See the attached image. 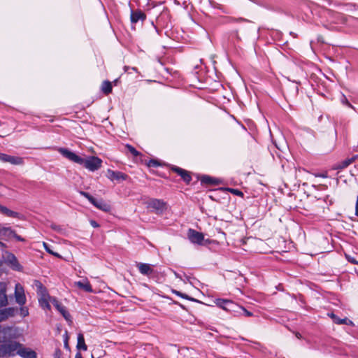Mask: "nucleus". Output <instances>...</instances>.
Listing matches in <instances>:
<instances>
[{
  "label": "nucleus",
  "mask_w": 358,
  "mask_h": 358,
  "mask_svg": "<svg viewBox=\"0 0 358 358\" xmlns=\"http://www.w3.org/2000/svg\"><path fill=\"white\" fill-rule=\"evenodd\" d=\"M58 150L64 157L75 163L83 165L85 168L92 172L96 171L101 167L102 160L98 157L89 156L83 158L66 148H59Z\"/></svg>",
  "instance_id": "nucleus-1"
},
{
  "label": "nucleus",
  "mask_w": 358,
  "mask_h": 358,
  "mask_svg": "<svg viewBox=\"0 0 358 358\" xmlns=\"http://www.w3.org/2000/svg\"><path fill=\"white\" fill-rule=\"evenodd\" d=\"M4 343L0 345V357H13L18 354L21 343L15 341H3Z\"/></svg>",
  "instance_id": "nucleus-2"
},
{
  "label": "nucleus",
  "mask_w": 358,
  "mask_h": 358,
  "mask_svg": "<svg viewBox=\"0 0 358 358\" xmlns=\"http://www.w3.org/2000/svg\"><path fill=\"white\" fill-rule=\"evenodd\" d=\"M22 335V331L19 327H3L0 325V343L18 338Z\"/></svg>",
  "instance_id": "nucleus-3"
},
{
  "label": "nucleus",
  "mask_w": 358,
  "mask_h": 358,
  "mask_svg": "<svg viewBox=\"0 0 358 358\" xmlns=\"http://www.w3.org/2000/svg\"><path fill=\"white\" fill-rule=\"evenodd\" d=\"M147 208H152L157 214H162L166 209V203L162 199H150L145 202Z\"/></svg>",
  "instance_id": "nucleus-4"
},
{
  "label": "nucleus",
  "mask_w": 358,
  "mask_h": 358,
  "mask_svg": "<svg viewBox=\"0 0 358 358\" xmlns=\"http://www.w3.org/2000/svg\"><path fill=\"white\" fill-rule=\"evenodd\" d=\"M215 304L228 312H238L241 306L230 300L217 299L215 301Z\"/></svg>",
  "instance_id": "nucleus-5"
},
{
  "label": "nucleus",
  "mask_w": 358,
  "mask_h": 358,
  "mask_svg": "<svg viewBox=\"0 0 358 358\" xmlns=\"http://www.w3.org/2000/svg\"><path fill=\"white\" fill-rule=\"evenodd\" d=\"M187 237L191 243L194 244L203 245L204 236L202 233L194 229H189L187 232Z\"/></svg>",
  "instance_id": "nucleus-6"
},
{
  "label": "nucleus",
  "mask_w": 358,
  "mask_h": 358,
  "mask_svg": "<svg viewBox=\"0 0 358 358\" xmlns=\"http://www.w3.org/2000/svg\"><path fill=\"white\" fill-rule=\"evenodd\" d=\"M15 298L16 303L20 306L24 305L27 302V299L24 294L23 287L20 284L17 283L15 287Z\"/></svg>",
  "instance_id": "nucleus-7"
},
{
  "label": "nucleus",
  "mask_w": 358,
  "mask_h": 358,
  "mask_svg": "<svg viewBox=\"0 0 358 358\" xmlns=\"http://www.w3.org/2000/svg\"><path fill=\"white\" fill-rule=\"evenodd\" d=\"M106 177L111 181H122L127 179V175L120 171H115L111 169H108L106 172Z\"/></svg>",
  "instance_id": "nucleus-8"
},
{
  "label": "nucleus",
  "mask_w": 358,
  "mask_h": 358,
  "mask_svg": "<svg viewBox=\"0 0 358 358\" xmlns=\"http://www.w3.org/2000/svg\"><path fill=\"white\" fill-rule=\"evenodd\" d=\"M17 355L22 358H37V354L34 350L24 346L22 344L19 349Z\"/></svg>",
  "instance_id": "nucleus-9"
},
{
  "label": "nucleus",
  "mask_w": 358,
  "mask_h": 358,
  "mask_svg": "<svg viewBox=\"0 0 358 358\" xmlns=\"http://www.w3.org/2000/svg\"><path fill=\"white\" fill-rule=\"evenodd\" d=\"M13 234H14V231L10 227L0 226V241L8 240L12 238ZM0 246H4V244L1 241H0Z\"/></svg>",
  "instance_id": "nucleus-10"
},
{
  "label": "nucleus",
  "mask_w": 358,
  "mask_h": 358,
  "mask_svg": "<svg viewBox=\"0 0 358 358\" xmlns=\"http://www.w3.org/2000/svg\"><path fill=\"white\" fill-rule=\"evenodd\" d=\"M1 162H8L13 165H21L23 164V159L20 157L11 156L3 153L1 156Z\"/></svg>",
  "instance_id": "nucleus-11"
},
{
  "label": "nucleus",
  "mask_w": 358,
  "mask_h": 358,
  "mask_svg": "<svg viewBox=\"0 0 358 358\" xmlns=\"http://www.w3.org/2000/svg\"><path fill=\"white\" fill-rule=\"evenodd\" d=\"M146 18L145 14L141 10H131V23H136L138 21H144Z\"/></svg>",
  "instance_id": "nucleus-12"
},
{
  "label": "nucleus",
  "mask_w": 358,
  "mask_h": 358,
  "mask_svg": "<svg viewBox=\"0 0 358 358\" xmlns=\"http://www.w3.org/2000/svg\"><path fill=\"white\" fill-rule=\"evenodd\" d=\"M16 309L13 307L5 308L0 310V322L7 320L8 317H13Z\"/></svg>",
  "instance_id": "nucleus-13"
},
{
  "label": "nucleus",
  "mask_w": 358,
  "mask_h": 358,
  "mask_svg": "<svg viewBox=\"0 0 358 358\" xmlns=\"http://www.w3.org/2000/svg\"><path fill=\"white\" fill-rule=\"evenodd\" d=\"M7 304L6 285L3 282H0V308L6 306Z\"/></svg>",
  "instance_id": "nucleus-14"
},
{
  "label": "nucleus",
  "mask_w": 358,
  "mask_h": 358,
  "mask_svg": "<svg viewBox=\"0 0 358 358\" xmlns=\"http://www.w3.org/2000/svg\"><path fill=\"white\" fill-rule=\"evenodd\" d=\"M171 169L180 176L185 182L189 183L191 181L192 177L187 171L178 166H173Z\"/></svg>",
  "instance_id": "nucleus-15"
},
{
  "label": "nucleus",
  "mask_w": 358,
  "mask_h": 358,
  "mask_svg": "<svg viewBox=\"0 0 358 358\" xmlns=\"http://www.w3.org/2000/svg\"><path fill=\"white\" fill-rule=\"evenodd\" d=\"M137 267L139 272L145 275H150L153 273L152 266L145 263H138Z\"/></svg>",
  "instance_id": "nucleus-16"
},
{
  "label": "nucleus",
  "mask_w": 358,
  "mask_h": 358,
  "mask_svg": "<svg viewBox=\"0 0 358 358\" xmlns=\"http://www.w3.org/2000/svg\"><path fill=\"white\" fill-rule=\"evenodd\" d=\"M92 204H93L95 207L97 208L103 210V211H109L110 209V205L106 203L103 200H96V199H94L93 201L91 202Z\"/></svg>",
  "instance_id": "nucleus-17"
},
{
  "label": "nucleus",
  "mask_w": 358,
  "mask_h": 358,
  "mask_svg": "<svg viewBox=\"0 0 358 358\" xmlns=\"http://www.w3.org/2000/svg\"><path fill=\"white\" fill-rule=\"evenodd\" d=\"M75 285L78 287L85 290L87 292H93L92 286H91L90 282L87 279H85L83 281L76 282Z\"/></svg>",
  "instance_id": "nucleus-18"
},
{
  "label": "nucleus",
  "mask_w": 358,
  "mask_h": 358,
  "mask_svg": "<svg viewBox=\"0 0 358 358\" xmlns=\"http://www.w3.org/2000/svg\"><path fill=\"white\" fill-rule=\"evenodd\" d=\"M55 308L62 315V316L67 322H72L71 315L61 303L57 304V306H55Z\"/></svg>",
  "instance_id": "nucleus-19"
},
{
  "label": "nucleus",
  "mask_w": 358,
  "mask_h": 358,
  "mask_svg": "<svg viewBox=\"0 0 358 358\" xmlns=\"http://www.w3.org/2000/svg\"><path fill=\"white\" fill-rule=\"evenodd\" d=\"M0 213L10 217H17L19 215L18 213L13 211L1 205H0Z\"/></svg>",
  "instance_id": "nucleus-20"
},
{
  "label": "nucleus",
  "mask_w": 358,
  "mask_h": 358,
  "mask_svg": "<svg viewBox=\"0 0 358 358\" xmlns=\"http://www.w3.org/2000/svg\"><path fill=\"white\" fill-rule=\"evenodd\" d=\"M7 261L10 264L13 268L15 270H20V266L17 262L16 257L12 255L9 254L7 256Z\"/></svg>",
  "instance_id": "nucleus-21"
},
{
  "label": "nucleus",
  "mask_w": 358,
  "mask_h": 358,
  "mask_svg": "<svg viewBox=\"0 0 358 358\" xmlns=\"http://www.w3.org/2000/svg\"><path fill=\"white\" fill-rule=\"evenodd\" d=\"M49 295H43L39 299V303L43 309L50 310V303L48 299Z\"/></svg>",
  "instance_id": "nucleus-22"
},
{
  "label": "nucleus",
  "mask_w": 358,
  "mask_h": 358,
  "mask_svg": "<svg viewBox=\"0 0 358 358\" xmlns=\"http://www.w3.org/2000/svg\"><path fill=\"white\" fill-rule=\"evenodd\" d=\"M77 348L84 351H86L87 350V347L85 343L84 336L81 333L78 334V335Z\"/></svg>",
  "instance_id": "nucleus-23"
},
{
  "label": "nucleus",
  "mask_w": 358,
  "mask_h": 358,
  "mask_svg": "<svg viewBox=\"0 0 358 358\" xmlns=\"http://www.w3.org/2000/svg\"><path fill=\"white\" fill-rule=\"evenodd\" d=\"M101 90L106 94H108L112 91V85L109 81H104L101 85Z\"/></svg>",
  "instance_id": "nucleus-24"
},
{
  "label": "nucleus",
  "mask_w": 358,
  "mask_h": 358,
  "mask_svg": "<svg viewBox=\"0 0 358 358\" xmlns=\"http://www.w3.org/2000/svg\"><path fill=\"white\" fill-rule=\"evenodd\" d=\"M43 247H44L45 250H46L49 254H50V255H53V256H55V257H56L62 258V256H61L59 253H57V252H53V251L51 250V248H50V245H49L48 243H46L43 242Z\"/></svg>",
  "instance_id": "nucleus-25"
},
{
  "label": "nucleus",
  "mask_w": 358,
  "mask_h": 358,
  "mask_svg": "<svg viewBox=\"0 0 358 358\" xmlns=\"http://www.w3.org/2000/svg\"><path fill=\"white\" fill-rule=\"evenodd\" d=\"M19 314L22 317H25L29 315V309L27 306H24V305L20 306V308L19 309Z\"/></svg>",
  "instance_id": "nucleus-26"
},
{
  "label": "nucleus",
  "mask_w": 358,
  "mask_h": 358,
  "mask_svg": "<svg viewBox=\"0 0 358 358\" xmlns=\"http://www.w3.org/2000/svg\"><path fill=\"white\" fill-rule=\"evenodd\" d=\"M329 316L332 318L334 323L338 324H343V322H346V320L344 319L338 318L335 314L330 313L329 314Z\"/></svg>",
  "instance_id": "nucleus-27"
},
{
  "label": "nucleus",
  "mask_w": 358,
  "mask_h": 358,
  "mask_svg": "<svg viewBox=\"0 0 358 358\" xmlns=\"http://www.w3.org/2000/svg\"><path fill=\"white\" fill-rule=\"evenodd\" d=\"M353 162L352 159H346L342 162L338 166V169H345Z\"/></svg>",
  "instance_id": "nucleus-28"
},
{
  "label": "nucleus",
  "mask_w": 358,
  "mask_h": 358,
  "mask_svg": "<svg viewBox=\"0 0 358 358\" xmlns=\"http://www.w3.org/2000/svg\"><path fill=\"white\" fill-rule=\"evenodd\" d=\"M345 255L349 262H351L352 264H358V259L357 258H356L354 256H352L349 254H345Z\"/></svg>",
  "instance_id": "nucleus-29"
},
{
  "label": "nucleus",
  "mask_w": 358,
  "mask_h": 358,
  "mask_svg": "<svg viewBox=\"0 0 358 358\" xmlns=\"http://www.w3.org/2000/svg\"><path fill=\"white\" fill-rule=\"evenodd\" d=\"M127 150L134 156L137 157L140 155V153L131 145H126Z\"/></svg>",
  "instance_id": "nucleus-30"
},
{
  "label": "nucleus",
  "mask_w": 358,
  "mask_h": 358,
  "mask_svg": "<svg viewBox=\"0 0 358 358\" xmlns=\"http://www.w3.org/2000/svg\"><path fill=\"white\" fill-rule=\"evenodd\" d=\"M81 195H83V196H85L86 199H88V201L91 203L93 199H94L92 196H91L89 193L87 192H80Z\"/></svg>",
  "instance_id": "nucleus-31"
},
{
  "label": "nucleus",
  "mask_w": 358,
  "mask_h": 358,
  "mask_svg": "<svg viewBox=\"0 0 358 358\" xmlns=\"http://www.w3.org/2000/svg\"><path fill=\"white\" fill-rule=\"evenodd\" d=\"M172 292H173V293H174L175 294H176V295H178V296H180V297H182V298H183V299H188V300H191V299H190L189 296H187L186 294H182V293H181V292H178V291H177V290H173Z\"/></svg>",
  "instance_id": "nucleus-32"
},
{
  "label": "nucleus",
  "mask_w": 358,
  "mask_h": 358,
  "mask_svg": "<svg viewBox=\"0 0 358 358\" xmlns=\"http://www.w3.org/2000/svg\"><path fill=\"white\" fill-rule=\"evenodd\" d=\"M124 72H127L128 73H131V71L137 72V69L135 67H129L127 66H125L124 67Z\"/></svg>",
  "instance_id": "nucleus-33"
},
{
  "label": "nucleus",
  "mask_w": 358,
  "mask_h": 358,
  "mask_svg": "<svg viewBox=\"0 0 358 358\" xmlns=\"http://www.w3.org/2000/svg\"><path fill=\"white\" fill-rule=\"evenodd\" d=\"M48 299L50 300V303H51L55 307L57 304H59L60 302L55 297H52L49 296Z\"/></svg>",
  "instance_id": "nucleus-34"
},
{
  "label": "nucleus",
  "mask_w": 358,
  "mask_h": 358,
  "mask_svg": "<svg viewBox=\"0 0 358 358\" xmlns=\"http://www.w3.org/2000/svg\"><path fill=\"white\" fill-rule=\"evenodd\" d=\"M239 310H242L244 313L245 315L247 316V317H251L253 315L251 312L248 311L243 307L241 306V308Z\"/></svg>",
  "instance_id": "nucleus-35"
},
{
  "label": "nucleus",
  "mask_w": 358,
  "mask_h": 358,
  "mask_svg": "<svg viewBox=\"0 0 358 358\" xmlns=\"http://www.w3.org/2000/svg\"><path fill=\"white\" fill-rule=\"evenodd\" d=\"M202 182H206V183H211L212 179L209 176H203L202 178Z\"/></svg>",
  "instance_id": "nucleus-36"
},
{
  "label": "nucleus",
  "mask_w": 358,
  "mask_h": 358,
  "mask_svg": "<svg viewBox=\"0 0 358 358\" xmlns=\"http://www.w3.org/2000/svg\"><path fill=\"white\" fill-rule=\"evenodd\" d=\"M12 238H14L19 241H24V239L23 238H22L21 236L17 235L15 231H14V234L12 235Z\"/></svg>",
  "instance_id": "nucleus-37"
},
{
  "label": "nucleus",
  "mask_w": 358,
  "mask_h": 358,
  "mask_svg": "<svg viewBox=\"0 0 358 358\" xmlns=\"http://www.w3.org/2000/svg\"><path fill=\"white\" fill-rule=\"evenodd\" d=\"M149 166H157L159 164L155 160H150L148 163Z\"/></svg>",
  "instance_id": "nucleus-38"
},
{
  "label": "nucleus",
  "mask_w": 358,
  "mask_h": 358,
  "mask_svg": "<svg viewBox=\"0 0 358 358\" xmlns=\"http://www.w3.org/2000/svg\"><path fill=\"white\" fill-rule=\"evenodd\" d=\"M231 192L238 196H243V193L238 189H231Z\"/></svg>",
  "instance_id": "nucleus-39"
},
{
  "label": "nucleus",
  "mask_w": 358,
  "mask_h": 358,
  "mask_svg": "<svg viewBox=\"0 0 358 358\" xmlns=\"http://www.w3.org/2000/svg\"><path fill=\"white\" fill-rule=\"evenodd\" d=\"M344 320H346V322H343V324H348V325H354L353 322L351 320H348V318L345 317V318H344Z\"/></svg>",
  "instance_id": "nucleus-40"
},
{
  "label": "nucleus",
  "mask_w": 358,
  "mask_h": 358,
  "mask_svg": "<svg viewBox=\"0 0 358 358\" xmlns=\"http://www.w3.org/2000/svg\"><path fill=\"white\" fill-rule=\"evenodd\" d=\"M90 224L93 227H99V224H97V222L94 220H91L90 221Z\"/></svg>",
  "instance_id": "nucleus-41"
},
{
  "label": "nucleus",
  "mask_w": 358,
  "mask_h": 358,
  "mask_svg": "<svg viewBox=\"0 0 358 358\" xmlns=\"http://www.w3.org/2000/svg\"><path fill=\"white\" fill-rule=\"evenodd\" d=\"M75 358H83L82 355L80 352H77Z\"/></svg>",
  "instance_id": "nucleus-42"
},
{
  "label": "nucleus",
  "mask_w": 358,
  "mask_h": 358,
  "mask_svg": "<svg viewBox=\"0 0 358 358\" xmlns=\"http://www.w3.org/2000/svg\"><path fill=\"white\" fill-rule=\"evenodd\" d=\"M64 346H65V348H66L69 347V345H68V338H67L65 339V341H64Z\"/></svg>",
  "instance_id": "nucleus-43"
},
{
  "label": "nucleus",
  "mask_w": 358,
  "mask_h": 358,
  "mask_svg": "<svg viewBox=\"0 0 358 358\" xmlns=\"http://www.w3.org/2000/svg\"><path fill=\"white\" fill-rule=\"evenodd\" d=\"M174 275H175V276L176 278L182 279L181 276L178 273H177L176 272H174Z\"/></svg>",
  "instance_id": "nucleus-44"
},
{
  "label": "nucleus",
  "mask_w": 358,
  "mask_h": 358,
  "mask_svg": "<svg viewBox=\"0 0 358 358\" xmlns=\"http://www.w3.org/2000/svg\"><path fill=\"white\" fill-rule=\"evenodd\" d=\"M296 336L298 338H301V335L299 333H296Z\"/></svg>",
  "instance_id": "nucleus-45"
},
{
  "label": "nucleus",
  "mask_w": 358,
  "mask_h": 358,
  "mask_svg": "<svg viewBox=\"0 0 358 358\" xmlns=\"http://www.w3.org/2000/svg\"><path fill=\"white\" fill-rule=\"evenodd\" d=\"M319 176L322 178H327V174H320Z\"/></svg>",
  "instance_id": "nucleus-46"
},
{
  "label": "nucleus",
  "mask_w": 358,
  "mask_h": 358,
  "mask_svg": "<svg viewBox=\"0 0 358 358\" xmlns=\"http://www.w3.org/2000/svg\"><path fill=\"white\" fill-rule=\"evenodd\" d=\"M1 156H3V153H0V161L1 160Z\"/></svg>",
  "instance_id": "nucleus-47"
}]
</instances>
